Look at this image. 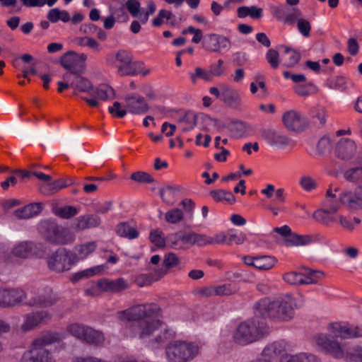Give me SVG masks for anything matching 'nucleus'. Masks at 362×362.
I'll use <instances>...</instances> for the list:
<instances>
[{"label":"nucleus","instance_id":"1","mask_svg":"<svg viewBox=\"0 0 362 362\" xmlns=\"http://www.w3.org/2000/svg\"><path fill=\"white\" fill-rule=\"evenodd\" d=\"M123 323H130L132 333L155 348L173 338L175 332L159 319L160 308L155 304L138 305L117 313Z\"/></svg>","mask_w":362,"mask_h":362},{"label":"nucleus","instance_id":"2","mask_svg":"<svg viewBox=\"0 0 362 362\" xmlns=\"http://www.w3.org/2000/svg\"><path fill=\"white\" fill-rule=\"evenodd\" d=\"M342 206L352 212L362 211V184L344 189L336 185H330L326 192L323 208L315 211L313 217L328 225L334 221L333 215Z\"/></svg>","mask_w":362,"mask_h":362},{"label":"nucleus","instance_id":"3","mask_svg":"<svg viewBox=\"0 0 362 362\" xmlns=\"http://www.w3.org/2000/svg\"><path fill=\"white\" fill-rule=\"evenodd\" d=\"M295 299L290 294H283L272 299L264 298L255 305L256 316L268 317L278 321H288L294 316Z\"/></svg>","mask_w":362,"mask_h":362},{"label":"nucleus","instance_id":"4","mask_svg":"<svg viewBox=\"0 0 362 362\" xmlns=\"http://www.w3.org/2000/svg\"><path fill=\"white\" fill-rule=\"evenodd\" d=\"M60 339L57 333H48L36 339L33 342L31 349L23 354L21 361L56 362L52 354L45 346L59 341Z\"/></svg>","mask_w":362,"mask_h":362},{"label":"nucleus","instance_id":"5","mask_svg":"<svg viewBox=\"0 0 362 362\" xmlns=\"http://www.w3.org/2000/svg\"><path fill=\"white\" fill-rule=\"evenodd\" d=\"M38 230L46 241L54 245L71 244L76 239L72 231L50 220L40 221Z\"/></svg>","mask_w":362,"mask_h":362},{"label":"nucleus","instance_id":"6","mask_svg":"<svg viewBox=\"0 0 362 362\" xmlns=\"http://www.w3.org/2000/svg\"><path fill=\"white\" fill-rule=\"evenodd\" d=\"M315 344L337 358L345 357L348 362H362V349L357 348L345 355V348L337 341L331 340L326 334H319L314 337Z\"/></svg>","mask_w":362,"mask_h":362},{"label":"nucleus","instance_id":"7","mask_svg":"<svg viewBox=\"0 0 362 362\" xmlns=\"http://www.w3.org/2000/svg\"><path fill=\"white\" fill-rule=\"evenodd\" d=\"M267 333L264 322H257L255 319L240 324L233 334L235 341L241 345L252 343Z\"/></svg>","mask_w":362,"mask_h":362},{"label":"nucleus","instance_id":"8","mask_svg":"<svg viewBox=\"0 0 362 362\" xmlns=\"http://www.w3.org/2000/svg\"><path fill=\"white\" fill-rule=\"evenodd\" d=\"M199 351L197 344L185 341H174L165 349L166 357L170 362L189 361L199 354Z\"/></svg>","mask_w":362,"mask_h":362},{"label":"nucleus","instance_id":"9","mask_svg":"<svg viewBox=\"0 0 362 362\" xmlns=\"http://www.w3.org/2000/svg\"><path fill=\"white\" fill-rule=\"evenodd\" d=\"M106 62L109 66L117 69L119 76H132L136 74L132 54L124 49L107 55Z\"/></svg>","mask_w":362,"mask_h":362},{"label":"nucleus","instance_id":"10","mask_svg":"<svg viewBox=\"0 0 362 362\" xmlns=\"http://www.w3.org/2000/svg\"><path fill=\"white\" fill-rule=\"evenodd\" d=\"M48 267L57 272L69 270L75 264L72 253L65 248H59L47 259Z\"/></svg>","mask_w":362,"mask_h":362},{"label":"nucleus","instance_id":"11","mask_svg":"<svg viewBox=\"0 0 362 362\" xmlns=\"http://www.w3.org/2000/svg\"><path fill=\"white\" fill-rule=\"evenodd\" d=\"M323 276L320 271L306 269L304 272H290L284 274L283 279L291 285L315 284Z\"/></svg>","mask_w":362,"mask_h":362},{"label":"nucleus","instance_id":"12","mask_svg":"<svg viewBox=\"0 0 362 362\" xmlns=\"http://www.w3.org/2000/svg\"><path fill=\"white\" fill-rule=\"evenodd\" d=\"M203 47L206 51L222 54L230 49L231 42L224 35L210 33L205 36L203 40Z\"/></svg>","mask_w":362,"mask_h":362},{"label":"nucleus","instance_id":"13","mask_svg":"<svg viewBox=\"0 0 362 362\" xmlns=\"http://www.w3.org/2000/svg\"><path fill=\"white\" fill-rule=\"evenodd\" d=\"M86 59V54H78L71 51L66 52L61 57V64L64 68L69 71L67 73L78 74L84 70Z\"/></svg>","mask_w":362,"mask_h":362},{"label":"nucleus","instance_id":"14","mask_svg":"<svg viewBox=\"0 0 362 362\" xmlns=\"http://www.w3.org/2000/svg\"><path fill=\"white\" fill-rule=\"evenodd\" d=\"M328 329L333 337L347 339L362 337V327H354L346 322L332 323Z\"/></svg>","mask_w":362,"mask_h":362},{"label":"nucleus","instance_id":"15","mask_svg":"<svg viewBox=\"0 0 362 362\" xmlns=\"http://www.w3.org/2000/svg\"><path fill=\"white\" fill-rule=\"evenodd\" d=\"M25 297V293L21 288H0V307L15 306L21 303Z\"/></svg>","mask_w":362,"mask_h":362},{"label":"nucleus","instance_id":"16","mask_svg":"<svg viewBox=\"0 0 362 362\" xmlns=\"http://www.w3.org/2000/svg\"><path fill=\"white\" fill-rule=\"evenodd\" d=\"M357 149L354 140L350 138H341L336 144L335 154L339 159L349 160L356 155Z\"/></svg>","mask_w":362,"mask_h":362},{"label":"nucleus","instance_id":"17","mask_svg":"<svg viewBox=\"0 0 362 362\" xmlns=\"http://www.w3.org/2000/svg\"><path fill=\"white\" fill-rule=\"evenodd\" d=\"M284 23L289 24L296 23L297 30L303 37H308L310 35V22L303 16L301 11L298 8H294L286 16Z\"/></svg>","mask_w":362,"mask_h":362},{"label":"nucleus","instance_id":"18","mask_svg":"<svg viewBox=\"0 0 362 362\" xmlns=\"http://www.w3.org/2000/svg\"><path fill=\"white\" fill-rule=\"evenodd\" d=\"M282 121L284 126L291 131L299 132L307 126L306 118L300 112L293 110L283 114Z\"/></svg>","mask_w":362,"mask_h":362},{"label":"nucleus","instance_id":"19","mask_svg":"<svg viewBox=\"0 0 362 362\" xmlns=\"http://www.w3.org/2000/svg\"><path fill=\"white\" fill-rule=\"evenodd\" d=\"M51 318V314L45 310L32 312L24 316L21 329L27 332L37 327L42 323L46 322Z\"/></svg>","mask_w":362,"mask_h":362},{"label":"nucleus","instance_id":"20","mask_svg":"<svg viewBox=\"0 0 362 362\" xmlns=\"http://www.w3.org/2000/svg\"><path fill=\"white\" fill-rule=\"evenodd\" d=\"M124 106L128 113L132 115H144L148 110V105L145 99L136 95H127L124 98Z\"/></svg>","mask_w":362,"mask_h":362},{"label":"nucleus","instance_id":"21","mask_svg":"<svg viewBox=\"0 0 362 362\" xmlns=\"http://www.w3.org/2000/svg\"><path fill=\"white\" fill-rule=\"evenodd\" d=\"M92 94H90L93 98L84 100L91 107H97L99 105V100H107L112 98L114 95L112 88L107 84H101L97 88L92 87Z\"/></svg>","mask_w":362,"mask_h":362},{"label":"nucleus","instance_id":"22","mask_svg":"<svg viewBox=\"0 0 362 362\" xmlns=\"http://www.w3.org/2000/svg\"><path fill=\"white\" fill-rule=\"evenodd\" d=\"M95 287L100 291L119 292L128 288V284L122 278L116 280L103 279L95 284Z\"/></svg>","mask_w":362,"mask_h":362},{"label":"nucleus","instance_id":"23","mask_svg":"<svg viewBox=\"0 0 362 362\" xmlns=\"http://www.w3.org/2000/svg\"><path fill=\"white\" fill-rule=\"evenodd\" d=\"M325 86L329 89L346 93L355 87V83L351 78L339 75L329 78Z\"/></svg>","mask_w":362,"mask_h":362},{"label":"nucleus","instance_id":"24","mask_svg":"<svg viewBox=\"0 0 362 362\" xmlns=\"http://www.w3.org/2000/svg\"><path fill=\"white\" fill-rule=\"evenodd\" d=\"M291 346L286 341H276L272 343L267 344L263 349L262 352V356L263 358H266L267 359H271L276 358L279 355L284 354L288 351H290Z\"/></svg>","mask_w":362,"mask_h":362},{"label":"nucleus","instance_id":"25","mask_svg":"<svg viewBox=\"0 0 362 362\" xmlns=\"http://www.w3.org/2000/svg\"><path fill=\"white\" fill-rule=\"evenodd\" d=\"M221 100L228 105L233 107H238L240 105L241 98L239 93L229 86L221 83Z\"/></svg>","mask_w":362,"mask_h":362},{"label":"nucleus","instance_id":"26","mask_svg":"<svg viewBox=\"0 0 362 362\" xmlns=\"http://www.w3.org/2000/svg\"><path fill=\"white\" fill-rule=\"evenodd\" d=\"M96 248L97 244L94 241L76 245L74 247V253H72L75 263L86 259Z\"/></svg>","mask_w":362,"mask_h":362},{"label":"nucleus","instance_id":"27","mask_svg":"<svg viewBox=\"0 0 362 362\" xmlns=\"http://www.w3.org/2000/svg\"><path fill=\"white\" fill-rule=\"evenodd\" d=\"M263 138L269 145L278 148L286 146L289 142L288 137L284 134L273 130L265 132Z\"/></svg>","mask_w":362,"mask_h":362},{"label":"nucleus","instance_id":"28","mask_svg":"<svg viewBox=\"0 0 362 362\" xmlns=\"http://www.w3.org/2000/svg\"><path fill=\"white\" fill-rule=\"evenodd\" d=\"M198 126L202 130L209 132H220L223 127L221 122L204 114H199Z\"/></svg>","mask_w":362,"mask_h":362},{"label":"nucleus","instance_id":"29","mask_svg":"<svg viewBox=\"0 0 362 362\" xmlns=\"http://www.w3.org/2000/svg\"><path fill=\"white\" fill-rule=\"evenodd\" d=\"M190 233L184 231L170 234L167 238L168 244L174 250L184 249L185 245L190 244Z\"/></svg>","mask_w":362,"mask_h":362},{"label":"nucleus","instance_id":"30","mask_svg":"<svg viewBox=\"0 0 362 362\" xmlns=\"http://www.w3.org/2000/svg\"><path fill=\"white\" fill-rule=\"evenodd\" d=\"M42 210V204L32 203L16 210L13 214L18 219H28L40 214Z\"/></svg>","mask_w":362,"mask_h":362},{"label":"nucleus","instance_id":"31","mask_svg":"<svg viewBox=\"0 0 362 362\" xmlns=\"http://www.w3.org/2000/svg\"><path fill=\"white\" fill-rule=\"evenodd\" d=\"M71 78L72 88L75 94L81 92L92 94L93 85L88 78L81 76L79 73H71Z\"/></svg>","mask_w":362,"mask_h":362},{"label":"nucleus","instance_id":"32","mask_svg":"<svg viewBox=\"0 0 362 362\" xmlns=\"http://www.w3.org/2000/svg\"><path fill=\"white\" fill-rule=\"evenodd\" d=\"M314 238L310 235H299L291 232L283 240V244L288 247L308 245L314 242Z\"/></svg>","mask_w":362,"mask_h":362},{"label":"nucleus","instance_id":"33","mask_svg":"<svg viewBox=\"0 0 362 362\" xmlns=\"http://www.w3.org/2000/svg\"><path fill=\"white\" fill-rule=\"evenodd\" d=\"M279 49L281 50V60L284 66L293 67L298 63L300 55L298 52L286 46H280Z\"/></svg>","mask_w":362,"mask_h":362},{"label":"nucleus","instance_id":"34","mask_svg":"<svg viewBox=\"0 0 362 362\" xmlns=\"http://www.w3.org/2000/svg\"><path fill=\"white\" fill-rule=\"evenodd\" d=\"M279 362H320V360L310 353L300 352L294 355L284 354Z\"/></svg>","mask_w":362,"mask_h":362},{"label":"nucleus","instance_id":"35","mask_svg":"<svg viewBox=\"0 0 362 362\" xmlns=\"http://www.w3.org/2000/svg\"><path fill=\"white\" fill-rule=\"evenodd\" d=\"M199 115L193 112H186L178 120L179 127L183 132H187L198 125Z\"/></svg>","mask_w":362,"mask_h":362},{"label":"nucleus","instance_id":"36","mask_svg":"<svg viewBox=\"0 0 362 362\" xmlns=\"http://www.w3.org/2000/svg\"><path fill=\"white\" fill-rule=\"evenodd\" d=\"M101 220L98 216L86 215L79 216L76 219V228L83 230L87 228L97 227L100 224Z\"/></svg>","mask_w":362,"mask_h":362},{"label":"nucleus","instance_id":"37","mask_svg":"<svg viewBox=\"0 0 362 362\" xmlns=\"http://www.w3.org/2000/svg\"><path fill=\"white\" fill-rule=\"evenodd\" d=\"M180 191L179 186L168 185L160 189V196L165 204L173 205L175 203V197Z\"/></svg>","mask_w":362,"mask_h":362},{"label":"nucleus","instance_id":"38","mask_svg":"<svg viewBox=\"0 0 362 362\" xmlns=\"http://www.w3.org/2000/svg\"><path fill=\"white\" fill-rule=\"evenodd\" d=\"M47 18L52 23L61 21L63 23H68L71 20L69 13L66 10H61L59 8L50 9L47 14Z\"/></svg>","mask_w":362,"mask_h":362},{"label":"nucleus","instance_id":"39","mask_svg":"<svg viewBox=\"0 0 362 362\" xmlns=\"http://www.w3.org/2000/svg\"><path fill=\"white\" fill-rule=\"evenodd\" d=\"M237 13L239 18H243L250 16L253 19H258L262 16V9L255 6H240L238 8Z\"/></svg>","mask_w":362,"mask_h":362},{"label":"nucleus","instance_id":"40","mask_svg":"<svg viewBox=\"0 0 362 362\" xmlns=\"http://www.w3.org/2000/svg\"><path fill=\"white\" fill-rule=\"evenodd\" d=\"M337 219L340 226L349 231L354 230L361 222L358 217H351L343 214L338 215Z\"/></svg>","mask_w":362,"mask_h":362},{"label":"nucleus","instance_id":"41","mask_svg":"<svg viewBox=\"0 0 362 362\" xmlns=\"http://www.w3.org/2000/svg\"><path fill=\"white\" fill-rule=\"evenodd\" d=\"M117 233L124 238L130 240L135 239L138 237L139 233L130 224L127 223H121L117 227Z\"/></svg>","mask_w":362,"mask_h":362},{"label":"nucleus","instance_id":"42","mask_svg":"<svg viewBox=\"0 0 362 362\" xmlns=\"http://www.w3.org/2000/svg\"><path fill=\"white\" fill-rule=\"evenodd\" d=\"M104 269L103 265H98L90 268L86 269L76 273L72 278L74 281H77L82 279L88 278L100 274Z\"/></svg>","mask_w":362,"mask_h":362},{"label":"nucleus","instance_id":"43","mask_svg":"<svg viewBox=\"0 0 362 362\" xmlns=\"http://www.w3.org/2000/svg\"><path fill=\"white\" fill-rule=\"evenodd\" d=\"M57 301L56 297L49 293L47 296L40 295L28 302V305L32 306L49 307L52 305Z\"/></svg>","mask_w":362,"mask_h":362},{"label":"nucleus","instance_id":"44","mask_svg":"<svg viewBox=\"0 0 362 362\" xmlns=\"http://www.w3.org/2000/svg\"><path fill=\"white\" fill-rule=\"evenodd\" d=\"M210 194L216 202H225L233 204L235 202L234 195L229 191L223 189L213 190Z\"/></svg>","mask_w":362,"mask_h":362},{"label":"nucleus","instance_id":"45","mask_svg":"<svg viewBox=\"0 0 362 362\" xmlns=\"http://www.w3.org/2000/svg\"><path fill=\"white\" fill-rule=\"evenodd\" d=\"M74 42L81 47H88L94 51L99 52L101 50V46L99 42L94 38L84 36L78 37L74 40Z\"/></svg>","mask_w":362,"mask_h":362},{"label":"nucleus","instance_id":"46","mask_svg":"<svg viewBox=\"0 0 362 362\" xmlns=\"http://www.w3.org/2000/svg\"><path fill=\"white\" fill-rule=\"evenodd\" d=\"M33 245L32 243H20L13 247V253L16 257H27L31 253Z\"/></svg>","mask_w":362,"mask_h":362},{"label":"nucleus","instance_id":"47","mask_svg":"<svg viewBox=\"0 0 362 362\" xmlns=\"http://www.w3.org/2000/svg\"><path fill=\"white\" fill-rule=\"evenodd\" d=\"M165 221L170 224H176L184 218L183 211L178 208H173L168 210L164 216Z\"/></svg>","mask_w":362,"mask_h":362},{"label":"nucleus","instance_id":"48","mask_svg":"<svg viewBox=\"0 0 362 362\" xmlns=\"http://www.w3.org/2000/svg\"><path fill=\"white\" fill-rule=\"evenodd\" d=\"M276 263V259L271 256L257 257L256 268L259 270H269L273 268Z\"/></svg>","mask_w":362,"mask_h":362},{"label":"nucleus","instance_id":"49","mask_svg":"<svg viewBox=\"0 0 362 362\" xmlns=\"http://www.w3.org/2000/svg\"><path fill=\"white\" fill-rule=\"evenodd\" d=\"M89 327L74 323L67 327V332L77 339L84 341L85 334Z\"/></svg>","mask_w":362,"mask_h":362},{"label":"nucleus","instance_id":"50","mask_svg":"<svg viewBox=\"0 0 362 362\" xmlns=\"http://www.w3.org/2000/svg\"><path fill=\"white\" fill-rule=\"evenodd\" d=\"M67 185L68 184L63 180L49 181L48 183L42 185L41 191L43 193H53L66 187Z\"/></svg>","mask_w":362,"mask_h":362},{"label":"nucleus","instance_id":"51","mask_svg":"<svg viewBox=\"0 0 362 362\" xmlns=\"http://www.w3.org/2000/svg\"><path fill=\"white\" fill-rule=\"evenodd\" d=\"M104 341L103 333L88 327L86 334H85L84 341L88 344H99Z\"/></svg>","mask_w":362,"mask_h":362},{"label":"nucleus","instance_id":"52","mask_svg":"<svg viewBox=\"0 0 362 362\" xmlns=\"http://www.w3.org/2000/svg\"><path fill=\"white\" fill-rule=\"evenodd\" d=\"M189 78L192 83H196L198 79H202L205 81H211V76L209 69L201 67H196L194 71L189 74Z\"/></svg>","mask_w":362,"mask_h":362},{"label":"nucleus","instance_id":"53","mask_svg":"<svg viewBox=\"0 0 362 362\" xmlns=\"http://www.w3.org/2000/svg\"><path fill=\"white\" fill-rule=\"evenodd\" d=\"M311 117L315 123L320 126H323L327 121V112L325 109L322 106L315 107L311 112Z\"/></svg>","mask_w":362,"mask_h":362},{"label":"nucleus","instance_id":"54","mask_svg":"<svg viewBox=\"0 0 362 362\" xmlns=\"http://www.w3.org/2000/svg\"><path fill=\"white\" fill-rule=\"evenodd\" d=\"M54 214L62 218L68 219L76 216L78 214V210L72 206H64L55 209Z\"/></svg>","mask_w":362,"mask_h":362},{"label":"nucleus","instance_id":"55","mask_svg":"<svg viewBox=\"0 0 362 362\" xmlns=\"http://www.w3.org/2000/svg\"><path fill=\"white\" fill-rule=\"evenodd\" d=\"M209 72L211 80L214 77H220L223 76L226 73L223 60L220 59L216 63L211 64L209 69Z\"/></svg>","mask_w":362,"mask_h":362},{"label":"nucleus","instance_id":"56","mask_svg":"<svg viewBox=\"0 0 362 362\" xmlns=\"http://www.w3.org/2000/svg\"><path fill=\"white\" fill-rule=\"evenodd\" d=\"M295 92L300 96H308L315 91V87L312 83L305 82L294 86Z\"/></svg>","mask_w":362,"mask_h":362},{"label":"nucleus","instance_id":"57","mask_svg":"<svg viewBox=\"0 0 362 362\" xmlns=\"http://www.w3.org/2000/svg\"><path fill=\"white\" fill-rule=\"evenodd\" d=\"M346 180L355 182L362 178V167H354L348 169L344 173Z\"/></svg>","mask_w":362,"mask_h":362},{"label":"nucleus","instance_id":"58","mask_svg":"<svg viewBox=\"0 0 362 362\" xmlns=\"http://www.w3.org/2000/svg\"><path fill=\"white\" fill-rule=\"evenodd\" d=\"M108 111L112 117L117 118H122L128 113L124 105H122L117 101L114 102L112 105L108 107Z\"/></svg>","mask_w":362,"mask_h":362},{"label":"nucleus","instance_id":"59","mask_svg":"<svg viewBox=\"0 0 362 362\" xmlns=\"http://www.w3.org/2000/svg\"><path fill=\"white\" fill-rule=\"evenodd\" d=\"M151 242L158 247H163L165 240L163 232L158 229L152 230L150 233Z\"/></svg>","mask_w":362,"mask_h":362},{"label":"nucleus","instance_id":"60","mask_svg":"<svg viewBox=\"0 0 362 362\" xmlns=\"http://www.w3.org/2000/svg\"><path fill=\"white\" fill-rule=\"evenodd\" d=\"M246 240V235L243 233H235L230 230L227 233V245L235 243L237 245L243 244Z\"/></svg>","mask_w":362,"mask_h":362},{"label":"nucleus","instance_id":"61","mask_svg":"<svg viewBox=\"0 0 362 362\" xmlns=\"http://www.w3.org/2000/svg\"><path fill=\"white\" fill-rule=\"evenodd\" d=\"M237 288L232 284H224L219 286H216V296H228L235 293L237 291Z\"/></svg>","mask_w":362,"mask_h":362},{"label":"nucleus","instance_id":"62","mask_svg":"<svg viewBox=\"0 0 362 362\" xmlns=\"http://www.w3.org/2000/svg\"><path fill=\"white\" fill-rule=\"evenodd\" d=\"M174 17L171 11L161 9L159 11L156 17L153 20V25L155 27H158L164 23V20H170Z\"/></svg>","mask_w":362,"mask_h":362},{"label":"nucleus","instance_id":"63","mask_svg":"<svg viewBox=\"0 0 362 362\" xmlns=\"http://www.w3.org/2000/svg\"><path fill=\"white\" fill-rule=\"evenodd\" d=\"M300 187L306 192H311L317 187L316 181L310 176L305 175L299 180Z\"/></svg>","mask_w":362,"mask_h":362},{"label":"nucleus","instance_id":"64","mask_svg":"<svg viewBox=\"0 0 362 362\" xmlns=\"http://www.w3.org/2000/svg\"><path fill=\"white\" fill-rule=\"evenodd\" d=\"M266 59L274 69H276L279 66L281 61L279 52L273 49H270L267 52Z\"/></svg>","mask_w":362,"mask_h":362}]
</instances>
